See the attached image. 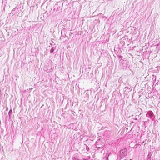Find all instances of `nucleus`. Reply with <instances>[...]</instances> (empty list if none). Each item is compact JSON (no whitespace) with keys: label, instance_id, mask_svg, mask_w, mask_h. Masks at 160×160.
I'll return each instance as SVG.
<instances>
[{"label":"nucleus","instance_id":"1","mask_svg":"<svg viewBox=\"0 0 160 160\" xmlns=\"http://www.w3.org/2000/svg\"><path fill=\"white\" fill-rule=\"evenodd\" d=\"M127 151L126 149L125 148L121 150L119 152V156L120 157V159L126 156L127 154Z\"/></svg>","mask_w":160,"mask_h":160},{"label":"nucleus","instance_id":"4","mask_svg":"<svg viewBox=\"0 0 160 160\" xmlns=\"http://www.w3.org/2000/svg\"><path fill=\"white\" fill-rule=\"evenodd\" d=\"M157 48L159 49H160V43L157 45Z\"/></svg>","mask_w":160,"mask_h":160},{"label":"nucleus","instance_id":"3","mask_svg":"<svg viewBox=\"0 0 160 160\" xmlns=\"http://www.w3.org/2000/svg\"><path fill=\"white\" fill-rule=\"evenodd\" d=\"M54 48H52L50 50V53H52V52H53V51H54Z\"/></svg>","mask_w":160,"mask_h":160},{"label":"nucleus","instance_id":"5","mask_svg":"<svg viewBox=\"0 0 160 160\" xmlns=\"http://www.w3.org/2000/svg\"><path fill=\"white\" fill-rule=\"evenodd\" d=\"M12 112V110H11H11L9 111V112L8 114H9V116H10V114H11Z\"/></svg>","mask_w":160,"mask_h":160},{"label":"nucleus","instance_id":"2","mask_svg":"<svg viewBox=\"0 0 160 160\" xmlns=\"http://www.w3.org/2000/svg\"><path fill=\"white\" fill-rule=\"evenodd\" d=\"M153 112L151 111H149L147 112V115L151 119H152L153 118Z\"/></svg>","mask_w":160,"mask_h":160},{"label":"nucleus","instance_id":"9","mask_svg":"<svg viewBox=\"0 0 160 160\" xmlns=\"http://www.w3.org/2000/svg\"><path fill=\"white\" fill-rule=\"evenodd\" d=\"M83 160H87V159H83Z\"/></svg>","mask_w":160,"mask_h":160},{"label":"nucleus","instance_id":"10","mask_svg":"<svg viewBox=\"0 0 160 160\" xmlns=\"http://www.w3.org/2000/svg\"><path fill=\"white\" fill-rule=\"evenodd\" d=\"M123 160H128V159H124Z\"/></svg>","mask_w":160,"mask_h":160},{"label":"nucleus","instance_id":"6","mask_svg":"<svg viewBox=\"0 0 160 160\" xmlns=\"http://www.w3.org/2000/svg\"><path fill=\"white\" fill-rule=\"evenodd\" d=\"M73 160H77V158H73Z\"/></svg>","mask_w":160,"mask_h":160},{"label":"nucleus","instance_id":"11","mask_svg":"<svg viewBox=\"0 0 160 160\" xmlns=\"http://www.w3.org/2000/svg\"><path fill=\"white\" fill-rule=\"evenodd\" d=\"M124 61H124V60H122V62H124Z\"/></svg>","mask_w":160,"mask_h":160},{"label":"nucleus","instance_id":"8","mask_svg":"<svg viewBox=\"0 0 160 160\" xmlns=\"http://www.w3.org/2000/svg\"><path fill=\"white\" fill-rule=\"evenodd\" d=\"M134 120H137V118H134Z\"/></svg>","mask_w":160,"mask_h":160},{"label":"nucleus","instance_id":"13","mask_svg":"<svg viewBox=\"0 0 160 160\" xmlns=\"http://www.w3.org/2000/svg\"><path fill=\"white\" fill-rule=\"evenodd\" d=\"M129 160H132V159H130Z\"/></svg>","mask_w":160,"mask_h":160},{"label":"nucleus","instance_id":"12","mask_svg":"<svg viewBox=\"0 0 160 160\" xmlns=\"http://www.w3.org/2000/svg\"><path fill=\"white\" fill-rule=\"evenodd\" d=\"M78 160H79V159H78Z\"/></svg>","mask_w":160,"mask_h":160},{"label":"nucleus","instance_id":"7","mask_svg":"<svg viewBox=\"0 0 160 160\" xmlns=\"http://www.w3.org/2000/svg\"><path fill=\"white\" fill-rule=\"evenodd\" d=\"M86 149H87V150L88 151V149H89V148H88V147H87V148H86Z\"/></svg>","mask_w":160,"mask_h":160}]
</instances>
